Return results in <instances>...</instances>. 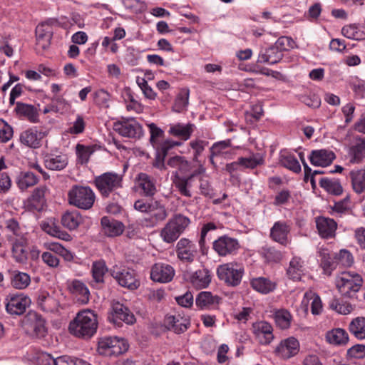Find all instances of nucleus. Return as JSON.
<instances>
[{
	"mask_svg": "<svg viewBox=\"0 0 365 365\" xmlns=\"http://www.w3.org/2000/svg\"><path fill=\"white\" fill-rule=\"evenodd\" d=\"M168 165L175 168L173 172L175 178L173 182H189L190 181H201L205 173V168L202 164H198L197 167L192 165L185 157L174 156L168 161Z\"/></svg>",
	"mask_w": 365,
	"mask_h": 365,
	"instance_id": "obj_1",
	"label": "nucleus"
},
{
	"mask_svg": "<svg viewBox=\"0 0 365 365\" xmlns=\"http://www.w3.org/2000/svg\"><path fill=\"white\" fill-rule=\"evenodd\" d=\"M98 325L97 314L91 309H84L78 312L70 322L68 330L76 337L90 339L96 334Z\"/></svg>",
	"mask_w": 365,
	"mask_h": 365,
	"instance_id": "obj_2",
	"label": "nucleus"
},
{
	"mask_svg": "<svg viewBox=\"0 0 365 365\" xmlns=\"http://www.w3.org/2000/svg\"><path fill=\"white\" fill-rule=\"evenodd\" d=\"M335 283L339 293L344 297L352 299L358 298L363 279L360 274L354 272H343L336 277Z\"/></svg>",
	"mask_w": 365,
	"mask_h": 365,
	"instance_id": "obj_3",
	"label": "nucleus"
},
{
	"mask_svg": "<svg viewBox=\"0 0 365 365\" xmlns=\"http://www.w3.org/2000/svg\"><path fill=\"white\" fill-rule=\"evenodd\" d=\"M190 224V220L182 215L175 214L168 220L160 232V237L164 242L171 244L175 242Z\"/></svg>",
	"mask_w": 365,
	"mask_h": 365,
	"instance_id": "obj_4",
	"label": "nucleus"
},
{
	"mask_svg": "<svg viewBox=\"0 0 365 365\" xmlns=\"http://www.w3.org/2000/svg\"><path fill=\"white\" fill-rule=\"evenodd\" d=\"M95 199V194L88 186L74 185L68 193V203L85 210L93 207Z\"/></svg>",
	"mask_w": 365,
	"mask_h": 365,
	"instance_id": "obj_5",
	"label": "nucleus"
},
{
	"mask_svg": "<svg viewBox=\"0 0 365 365\" xmlns=\"http://www.w3.org/2000/svg\"><path fill=\"white\" fill-rule=\"evenodd\" d=\"M126 340L116 336H105L99 339L98 351L100 354L105 356H118L128 349Z\"/></svg>",
	"mask_w": 365,
	"mask_h": 365,
	"instance_id": "obj_6",
	"label": "nucleus"
},
{
	"mask_svg": "<svg viewBox=\"0 0 365 365\" xmlns=\"http://www.w3.org/2000/svg\"><path fill=\"white\" fill-rule=\"evenodd\" d=\"M113 130L120 135L139 139L143 135L142 125L134 118H121L113 123Z\"/></svg>",
	"mask_w": 365,
	"mask_h": 365,
	"instance_id": "obj_7",
	"label": "nucleus"
},
{
	"mask_svg": "<svg viewBox=\"0 0 365 365\" xmlns=\"http://www.w3.org/2000/svg\"><path fill=\"white\" fill-rule=\"evenodd\" d=\"M110 274L120 286L128 289L135 290L140 286L137 274L131 268L115 265L111 268Z\"/></svg>",
	"mask_w": 365,
	"mask_h": 365,
	"instance_id": "obj_8",
	"label": "nucleus"
},
{
	"mask_svg": "<svg viewBox=\"0 0 365 365\" xmlns=\"http://www.w3.org/2000/svg\"><path fill=\"white\" fill-rule=\"evenodd\" d=\"M217 274L219 279L227 285L236 287L242 281L244 268L236 263H226L217 267Z\"/></svg>",
	"mask_w": 365,
	"mask_h": 365,
	"instance_id": "obj_9",
	"label": "nucleus"
},
{
	"mask_svg": "<svg viewBox=\"0 0 365 365\" xmlns=\"http://www.w3.org/2000/svg\"><path fill=\"white\" fill-rule=\"evenodd\" d=\"M168 212L165 206L159 201H152L147 215L143 218V223L146 227H155L165 220Z\"/></svg>",
	"mask_w": 365,
	"mask_h": 365,
	"instance_id": "obj_10",
	"label": "nucleus"
},
{
	"mask_svg": "<svg viewBox=\"0 0 365 365\" xmlns=\"http://www.w3.org/2000/svg\"><path fill=\"white\" fill-rule=\"evenodd\" d=\"M212 248L219 256L227 257L236 255L240 245L237 239L223 235L213 242Z\"/></svg>",
	"mask_w": 365,
	"mask_h": 365,
	"instance_id": "obj_11",
	"label": "nucleus"
},
{
	"mask_svg": "<svg viewBox=\"0 0 365 365\" xmlns=\"http://www.w3.org/2000/svg\"><path fill=\"white\" fill-rule=\"evenodd\" d=\"M109 320L120 326L123 322L127 324H134L135 317L128 307L119 302H113L112 312Z\"/></svg>",
	"mask_w": 365,
	"mask_h": 365,
	"instance_id": "obj_12",
	"label": "nucleus"
},
{
	"mask_svg": "<svg viewBox=\"0 0 365 365\" xmlns=\"http://www.w3.org/2000/svg\"><path fill=\"white\" fill-rule=\"evenodd\" d=\"M6 300V309L11 315L23 314L31 302L30 298L24 294H10Z\"/></svg>",
	"mask_w": 365,
	"mask_h": 365,
	"instance_id": "obj_13",
	"label": "nucleus"
},
{
	"mask_svg": "<svg viewBox=\"0 0 365 365\" xmlns=\"http://www.w3.org/2000/svg\"><path fill=\"white\" fill-rule=\"evenodd\" d=\"M176 255L182 262L191 263L197 255L195 244L187 238H181L176 245Z\"/></svg>",
	"mask_w": 365,
	"mask_h": 365,
	"instance_id": "obj_14",
	"label": "nucleus"
},
{
	"mask_svg": "<svg viewBox=\"0 0 365 365\" xmlns=\"http://www.w3.org/2000/svg\"><path fill=\"white\" fill-rule=\"evenodd\" d=\"M175 274L174 268L165 263H155L151 268L150 278L153 281L167 283L173 279Z\"/></svg>",
	"mask_w": 365,
	"mask_h": 365,
	"instance_id": "obj_15",
	"label": "nucleus"
},
{
	"mask_svg": "<svg viewBox=\"0 0 365 365\" xmlns=\"http://www.w3.org/2000/svg\"><path fill=\"white\" fill-rule=\"evenodd\" d=\"M46 135L47 132L34 126L24 131L20 135V140L28 147L38 148L41 146V141Z\"/></svg>",
	"mask_w": 365,
	"mask_h": 365,
	"instance_id": "obj_16",
	"label": "nucleus"
},
{
	"mask_svg": "<svg viewBox=\"0 0 365 365\" xmlns=\"http://www.w3.org/2000/svg\"><path fill=\"white\" fill-rule=\"evenodd\" d=\"M252 332L258 342L263 345L271 343L274 339L272 325L264 321H259L252 324Z\"/></svg>",
	"mask_w": 365,
	"mask_h": 365,
	"instance_id": "obj_17",
	"label": "nucleus"
},
{
	"mask_svg": "<svg viewBox=\"0 0 365 365\" xmlns=\"http://www.w3.org/2000/svg\"><path fill=\"white\" fill-rule=\"evenodd\" d=\"M164 323L168 330L173 331L178 334L187 331L190 325L189 317L181 316L180 314L167 315L165 318Z\"/></svg>",
	"mask_w": 365,
	"mask_h": 365,
	"instance_id": "obj_18",
	"label": "nucleus"
},
{
	"mask_svg": "<svg viewBox=\"0 0 365 365\" xmlns=\"http://www.w3.org/2000/svg\"><path fill=\"white\" fill-rule=\"evenodd\" d=\"M46 188L41 186L34 190L31 195L24 202V207L30 212H41L46 205L45 192Z\"/></svg>",
	"mask_w": 365,
	"mask_h": 365,
	"instance_id": "obj_19",
	"label": "nucleus"
},
{
	"mask_svg": "<svg viewBox=\"0 0 365 365\" xmlns=\"http://www.w3.org/2000/svg\"><path fill=\"white\" fill-rule=\"evenodd\" d=\"M299 342L294 337H288L282 340L276 347L275 352L283 359H290L299 351Z\"/></svg>",
	"mask_w": 365,
	"mask_h": 365,
	"instance_id": "obj_20",
	"label": "nucleus"
},
{
	"mask_svg": "<svg viewBox=\"0 0 365 365\" xmlns=\"http://www.w3.org/2000/svg\"><path fill=\"white\" fill-rule=\"evenodd\" d=\"M290 230L291 227L287 222L277 221L270 230V238L283 246H287L290 242L288 237Z\"/></svg>",
	"mask_w": 365,
	"mask_h": 365,
	"instance_id": "obj_21",
	"label": "nucleus"
},
{
	"mask_svg": "<svg viewBox=\"0 0 365 365\" xmlns=\"http://www.w3.org/2000/svg\"><path fill=\"white\" fill-rule=\"evenodd\" d=\"M335 158V153L332 150L327 149L313 150L309 156V160L312 165L320 167L330 165Z\"/></svg>",
	"mask_w": 365,
	"mask_h": 365,
	"instance_id": "obj_22",
	"label": "nucleus"
},
{
	"mask_svg": "<svg viewBox=\"0 0 365 365\" xmlns=\"http://www.w3.org/2000/svg\"><path fill=\"white\" fill-rule=\"evenodd\" d=\"M316 225L319 235L322 238H332L335 236L337 223L331 218L319 217L316 219Z\"/></svg>",
	"mask_w": 365,
	"mask_h": 365,
	"instance_id": "obj_23",
	"label": "nucleus"
},
{
	"mask_svg": "<svg viewBox=\"0 0 365 365\" xmlns=\"http://www.w3.org/2000/svg\"><path fill=\"white\" fill-rule=\"evenodd\" d=\"M68 157L63 153H47L43 157L45 167L51 170H63L68 165Z\"/></svg>",
	"mask_w": 365,
	"mask_h": 365,
	"instance_id": "obj_24",
	"label": "nucleus"
},
{
	"mask_svg": "<svg viewBox=\"0 0 365 365\" xmlns=\"http://www.w3.org/2000/svg\"><path fill=\"white\" fill-rule=\"evenodd\" d=\"M221 298L210 292H201L195 299V304L201 309H215L218 307Z\"/></svg>",
	"mask_w": 365,
	"mask_h": 365,
	"instance_id": "obj_25",
	"label": "nucleus"
},
{
	"mask_svg": "<svg viewBox=\"0 0 365 365\" xmlns=\"http://www.w3.org/2000/svg\"><path fill=\"white\" fill-rule=\"evenodd\" d=\"M62 225L70 231L76 230L84 221L83 217L76 210H66L61 216Z\"/></svg>",
	"mask_w": 365,
	"mask_h": 365,
	"instance_id": "obj_26",
	"label": "nucleus"
},
{
	"mask_svg": "<svg viewBox=\"0 0 365 365\" xmlns=\"http://www.w3.org/2000/svg\"><path fill=\"white\" fill-rule=\"evenodd\" d=\"M282 57L283 53H280L273 45H271L260 50L257 63L273 65L279 62Z\"/></svg>",
	"mask_w": 365,
	"mask_h": 365,
	"instance_id": "obj_27",
	"label": "nucleus"
},
{
	"mask_svg": "<svg viewBox=\"0 0 365 365\" xmlns=\"http://www.w3.org/2000/svg\"><path fill=\"white\" fill-rule=\"evenodd\" d=\"M69 289L78 302L82 304L88 302L90 292L87 286L83 282L78 279L73 280L69 284Z\"/></svg>",
	"mask_w": 365,
	"mask_h": 365,
	"instance_id": "obj_28",
	"label": "nucleus"
},
{
	"mask_svg": "<svg viewBox=\"0 0 365 365\" xmlns=\"http://www.w3.org/2000/svg\"><path fill=\"white\" fill-rule=\"evenodd\" d=\"M101 222L104 234L108 237L118 236L123 232L124 225L120 221L109 217H103Z\"/></svg>",
	"mask_w": 365,
	"mask_h": 365,
	"instance_id": "obj_29",
	"label": "nucleus"
},
{
	"mask_svg": "<svg viewBox=\"0 0 365 365\" xmlns=\"http://www.w3.org/2000/svg\"><path fill=\"white\" fill-rule=\"evenodd\" d=\"M341 34L347 38L365 40V24H351L342 27Z\"/></svg>",
	"mask_w": 365,
	"mask_h": 365,
	"instance_id": "obj_30",
	"label": "nucleus"
},
{
	"mask_svg": "<svg viewBox=\"0 0 365 365\" xmlns=\"http://www.w3.org/2000/svg\"><path fill=\"white\" fill-rule=\"evenodd\" d=\"M189 282L196 289L206 288L211 282L210 272L206 269L197 270L190 274Z\"/></svg>",
	"mask_w": 365,
	"mask_h": 365,
	"instance_id": "obj_31",
	"label": "nucleus"
},
{
	"mask_svg": "<svg viewBox=\"0 0 365 365\" xmlns=\"http://www.w3.org/2000/svg\"><path fill=\"white\" fill-rule=\"evenodd\" d=\"M304 262L299 257H294L289 262L287 274L289 279L299 281L304 275Z\"/></svg>",
	"mask_w": 365,
	"mask_h": 365,
	"instance_id": "obj_32",
	"label": "nucleus"
},
{
	"mask_svg": "<svg viewBox=\"0 0 365 365\" xmlns=\"http://www.w3.org/2000/svg\"><path fill=\"white\" fill-rule=\"evenodd\" d=\"M37 304L45 312H54L58 310V302L46 292L39 293Z\"/></svg>",
	"mask_w": 365,
	"mask_h": 365,
	"instance_id": "obj_33",
	"label": "nucleus"
},
{
	"mask_svg": "<svg viewBox=\"0 0 365 365\" xmlns=\"http://www.w3.org/2000/svg\"><path fill=\"white\" fill-rule=\"evenodd\" d=\"M36 45L42 50L47 49L53 36L51 28H44V24H38L36 29Z\"/></svg>",
	"mask_w": 365,
	"mask_h": 365,
	"instance_id": "obj_34",
	"label": "nucleus"
},
{
	"mask_svg": "<svg viewBox=\"0 0 365 365\" xmlns=\"http://www.w3.org/2000/svg\"><path fill=\"white\" fill-rule=\"evenodd\" d=\"M28 318L31 322L34 334L37 338L44 337L47 334L45 319L36 312H30Z\"/></svg>",
	"mask_w": 365,
	"mask_h": 365,
	"instance_id": "obj_35",
	"label": "nucleus"
},
{
	"mask_svg": "<svg viewBox=\"0 0 365 365\" xmlns=\"http://www.w3.org/2000/svg\"><path fill=\"white\" fill-rule=\"evenodd\" d=\"M350 157V162L352 163H359L365 158V139L356 138L354 145H351L348 151Z\"/></svg>",
	"mask_w": 365,
	"mask_h": 365,
	"instance_id": "obj_36",
	"label": "nucleus"
},
{
	"mask_svg": "<svg viewBox=\"0 0 365 365\" xmlns=\"http://www.w3.org/2000/svg\"><path fill=\"white\" fill-rule=\"evenodd\" d=\"M194 128L195 125L192 123H187L186 125L177 123L171 125L168 132L174 137L179 138L182 140H187L191 137L194 131Z\"/></svg>",
	"mask_w": 365,
	"mask_h": 365,
	"instance_id": "obj_37",
	"label": "nucleus"
},
{
	"mask_svg": "<svg viewBox=\"0 0 365 365\" xmlns=\"http://www.w3.org/2000/svg\"><path fill=\"white\" fill-rule=\"evenodd\" d=\"M320 257L321 267L324 274L330 276L338 265L335 253H329L327 250H323L320 252Z\"/></svg>",
	"mask_w": 365,
	"mask_h": 365,
	"instance_id": "obj_38",
	"label": "nucleus"
},
{
	"mask_svg": "<svg viewBox=\"0 0 365 365\" xmlns=\"http://www.w3.org/2000/svg\"><path fill=\"white\" fill-rule=\"evenodd\" d=\"M15 111L17 114L26 117L31 123L38 121V113L33 105L16 102Z\"/></svg>",
	"mask_w": 365,
	"mask_h": 365,
	"instance_id": "obj_39",
	"label": "nucleus"
},
{
	"mask_svg": "<svg viewBox=\"0 0 365 365\" xmlns=\"http://www.w3.org/2000/svg\"><path fill=\"white\" fill-rule=\"evenodd\" d=\"M96 145H85L78 143L76 146L77 162L81 165L87 164L91 155L96 150Z\"/></svg>",
	"mask_w": 365,
	"mask_h": 365,
	"instance_id": "obj_40",
	"label": "nucleus"
},
{
	"mask_svg": "<svg viewBox=\"0 0 365 365\" xmlns=\"http://www.w3.org/2000/svg\"><path fill=\"white\" fill-rule=\"evenodd\" d=\"M12 256L17 262L24 263L28 257L26 242L23 239H16L12 243Z\"/></svg>",
	"mask_w": 365,
	"mask_h": 365,
	"instance_id": "obj_41",
	"label": "nucleus"
},
{
	"mask_svg": "<svg viewBox=\"0 0 365 365\" xmlns=\"http://www.w3.org/2000/svg\"><path fill=\"white\" fill-rule=\"evenodd\" d=\"M250 284L255 290L262 294L269 293L276 287L274 282L265 277L252 279Z\"/></svg>",
	"mask_w": 365,
	"mask_h": 365,
	"instance_id": "obj_42",
	"label": "nucleus"
},
{
	"mask_svg": "<svg viewBox=\"0 0 365 365\" xmlns=\"http://www.w3.org/2000/svg\"><path fill=\"white\" fill-rule=\"evenodd\" d=\"M279 161L282 166L288 168L295 173L301 171V165L297 158L288 152H281Z\"/></svg>",
	"mask_w": 365,
	"mask_h": 365,
	"instance_id": "obj_43",
	"label": "nucleus"
},
{
	"mask_svg": "<svg viewBox=\"0 0 365 365\" xmlns=\"http://www.w3.org/2000/svg\"><path fill=\"white\" fill-rule=\"evenodd\" d=\"M349 330L358 339H365V317H357L351 320Z\"/></svg>",
	"mask_w": 365,
	"mask_h": 365,
	"instance_id": "obj_44",
	"label": "nucleus"
},
{
	"mask_svg": "<svg viewBox=\"0 0 365 365\" xmlns=\"http://www.w3.org/2000/svg\"><path fill=\"white\" fill-rule=\"evenodd\" d=\"M108 270V267L104 260L101 259L93 262L91 267L93 281L98 284L104 283V277Z\"/></svg>",
	"mask_w": 365,
	"mask_h": 365,
	"instance_id": "obj_45",
	"label": "nucleus"
},
{
	"mask_svg": "<svg viewBox=\"0 0 365 365\" xmlns=\"http://www.w3.org/2000/svg\"><path fill=\"white\" fill-rule=\"evenodd\" d=\"M327 341L331 344H345L349 340L348 334L342 329H335L329 331L326 334Z\"/></svg>",
	"mask_w": 365,
	"mask_h": 365,
	"instance_id": "obj_46",
	"label": "nucleus"
},
{
	"mask_svg": "<svg viewBox=\"0 0 365 365\" xmlns=\"http://www.w3.org/2000/svg\"><path fill=\"white\" fill-rule=\"evenodd\" d=\"M190 90L188 88H182L177 95L174 104L173 110L175 112L181 113L186 110L189 103Z\"/></svg>",
	"mask_w": 365,
	"mask_h": 365,
	"instance_id": "obj_47",
	"label": "nucleus"
},
{
	"mask_svg": "<svg viewBox=\"0 0 365 365\" xmlns=\"http://www.w3.org/2000/svg\"><path fill=\"white\" fill-rule=\"evenodd\" d=\"M209 142L205 140L196 138L192 140L190 143V147L193 151L192 160L194 162L200 163V157L205 150V148L208 145Z\"/></svg>",
	"mask_w": 365,
	"mask_h": 365,
	"instance_id": "obj_48",
	"label": "nucleus"
},
{
	"mask_svg": "<svg viewBox=\"0 0 365 365\" xmlns=\"http://www.w3.org/2000/svg\"><path fill=\"white\" fill-rule=\"evenodd\" d=\"M11 283L13 287L18 289H24L30 284L31 277L25 272H15L11 277Z\"/></svg>",
	"mask_w": 365,
	"mask_h": 365,
	"instance_id": "obj_49",
	"label": "nucleus"
},
{
	"mask_svg": "<svg viewBox=\"0 0 365 365\" xmlns=\"http://www.w3.org/2000/svg\"><path fill=\"white\" fill-rule=\"evenodd\" d=\"M181 145L182 143L180 141H175L173 140L167 139L160 142L158 143V145H155L153 147L155 150V153L165 158L170 150Z\"/></svg>",
	"mask_w": 365,
	"mask_h": 365,
	"instance_id": "obj_50",
	"label": "nucleus"
},
{
	"mask_svg": "<svg viewBox=\"0 0 365 365\" xmlns=\"http://www.w3.org/2000/svg\"><path fill=\"white\" fill-rule=\"evenodd\" d=\"M124 96L125 101H129V103L126 105L127 110H133L138 113L143 111V106L140 102L135 99L134 94L130 88H125L124 89Z\"/></svg>",
	"mask_w": 365,
	"mask_h": 365,
	"instance_id": "obj_51",
	"label": "nucleus"
},
{
	"mask_svg": "<svg viewBox=\"0 0 365 365\" xmlns=\"http://www.w3.org/2000/svg\"><path fill=\"white\" fill-rule=\"evenodd\" d=\"M274 320L280 329H287L290 327L292 316L287 310L280 309L275 312Z\"/></svg>",
	"mask_w": 365,
	"mask_h": 365,
	"instance_id": "obj_52",
	"label": "nucleus"
},
{
	"mask_svg": "<svg viewBox=\"0 0 365 365\" xmlns=\"http://www.w3.org/2000/svg\"><path fill=\"white\" fill-rule=\"evenodd\" d=\"M41 357L46 361L48 365H73L74 358L68 356H61L54 359L51 354L43 353Z\"/></svg>",
	"mask_w": 365,
	"mask_h": 365,
	"instance_id": "obj_53",
	"label": "nucleus"
},
{
	"mask_svg": "<svg viewBox=\"0 0 365 365\" xmlns=\"http://www.w3.org/2000/svg\"><path fill=\"white\" fill-rule=\"evenodd\" d=\"M329 307L341 314H348L352 312L354 307L347 302H341L339 299L333 298L329 302Z\"/></svg>",
	"mask_w": 365,
	"mask_h": 365,
	"instance_id": "obj_54",
	"label": "nucleus"
},
{
	"mask_svg": "<svg viewBox=\"0 0 365 365\" xmlns=\"http://www.w3.org/2000/svg\"><path fill=\"white\" fill-rule=\"evenodd\" d=\"M148 127L150 134V143L152 146L158 145V143L162 142L161 140H163L165 136L164 131L154 123L148 124Z\"/></svg>",
	"mask_w": 365,
	"mask_h": 365,
	"instance_id": "obj_55",
	"label": "nucleus"
},
{
	"mask_svg": "<svg viewBox=\"0 0 365 365\" xmlns=\"http://www.w3.org/2000/svg\"><path fill=\"white\" fill-rule=\"evenodd\" d=\"M239 159L240 167L243 168H255L264 163L263 158L259 155H252L250 158L241 157Z\"/></svg>",
	"mask_w": 365,
	"mask_h": 365,
	"instance_id": "obj_56",
	"label": "nucleus"
},
{
	"mask_svg": "<svg viewBox=\"0 0 365 365\" xmlns=\"http://www.w3.org/2000/svg\"><path fill=\"white\" fill-rule=\"evenodd\" d=\"M93 96L96 105L101 107H108L110 95L107 91L104 89L97 90L93 93Z\"/></svg>",
	"mask_w": 365,
	"mask_h": 365,
	"instance_id": "obj_57",
	"label": "nucleus"
},
{
	"mask_svg": "<svg viewBox=\"0 0 365 365\" xmlns=\"http://www.w3.org/2000/svg\"><path fill=\"white\" fill-rule=\"evenodd\" d=\"M86 122L81 115H77L76 120L72 123L71 125L68 128L67 133L71 135H79L84 132L86 128Z\"/></svg>",
	"mask_w": 365,
	"mask_h": 365,
	"instance_id": "obj_58",
	"label": "nucleus"
},
{
	"mask_svg": "<svg viewBox=\"0 0 365 365\" xmlns=\"http://www.w3.org/2000/svg\"><path fill=\"white\" fill-rule=\"evenodd\" d=\"M123 175L114 172H107L96 177L93 182H121Z\"/></svg>",
	"mask_w": 365,
	"mask_h": 365,
	"instance_id": "obj_59",
	"label": "nucleus"
},
{
	"mask_svg": "<svg viewBox=\"0 0 365 365\" xmlns=\"http://www.w3.org/2000/svg\"><path fill=\"white\" fill-rule=\"evenodd\" d=\"M337 264L343 267H350L354 262V258L351 252L346 250H341L339 253H335Z\"/></svg>",
	"mask_w": 365,
	"mask_h": 365,
	"instance_id": "obj_60",
	"label": "nucleus"
},
{
	"mask_svg": "<svg viewBox=\"0 0 365 365\" xmlns=\"http://www.w3.org/2000/svg\"><path fill=\"white\" fill-rule=\"evenodd\" d=\"M305 297L312 300L311 311L313 314H319L322 309V304L320 297L314 293H306Z\"/></svg>",
	"mask_w": 365,
	"mask_h": 365,
	"instance_id": "obj_61",
	"label": "nucleus"
},
{
	"mask_svg": "<svg viewBox=\"0 0 365 365\" xmlns=\"http://www.w3.org/2000/svg\"><path fill=\"white\" fill-rule=\"evenodd\" d=\"M134 190L144 196H153L157 191L155 184H136Z\"/></svg>",
	"mask_w": 365,
	"mask_h": 365,
	"instance_id": "obj_62",
	"label": "nucleus"
},
{
	"mask_svg": "<svg viewBox=\"0 0 365 365\" xmlns=\"http://www.w3.org/2000/svg\"><path fill=\"white\" fill-rule=\"evenodd\" d=\"M294 43L292 38L288 36H280L277 38L273 46L282 53L287 51L289 48H292V43Z\"/></svg>",
	"mask_w": 365,
	"mask_h": 365,
	"instance_id": "obj_63",
	"label": "nucleus"
},
{
	"mask_svg": "<svg viewBox=\"0 0 365 365\" xmlns=\"http://www.w3.org/2000/svg\"><path fill=\"white\" fill-rule=\"evenodd\" d=\"M231 146V140L227 139L215 143L210 148L212 155H220L222 151Z\"/></svg>",
	"mask_w": 365,
	"mask_h": 365,
	"instance_id": "obj_64",
	"label": "nucleus"
}]
</instances>
